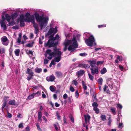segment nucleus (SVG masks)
<instances>
[{
  "label": "nucleus",
  "mask_w": 131,
  "mask_h": 131,
  "mask_svg": "<svg viewBox=\"0 0 131 131\" xmlns=\"http://www.w3.org/2000/svg\"><path fill=\"white\" fill-rule=\"evenodd\" d=\"M54 86H51L50 87V89L52 92H54L55 91V90L54 88Z\"/></svg>",
  "instance_id": "nucleus-37"
},
{
  "label": "nucleus",
  "mask_w": 131,
  "mask_h": 131,
  "mask_svg": "<svg viewBox=\"0 0 131 131\" xmlns=\"http://www.w3.org/2000/svg\"><path fill=\"white\" fill-rule=\"evenodd\" d=\"M33 45V43H28L27 44H26L25 45V46L27 47H32Z\"/></svg>",
  "instance_id": "nucleus-40"
},
{
  "label": "nucleus",
  "mask_w": 131,
  "mask_h": 131,
  "mask_svg": "<svg viewBox=\"0 0 131 131\" xmlns=\"http://www.w3.org/2000/svg\"><path fill=\"white\" fill-rule=\"evenodd\" d=\"M88 74L89 76V79L90 80H91L93 81L94 77L92 75H92V74H91L90 73H88Z\"/></svg>",
  "instance_id": "nucleus-30"
},
{
  "label": "nucleus",
  "mask_w": 131,
  "mask_h": 131,
  "mask_svg": "<svg viewBox=\"0 0 131 131\" xmlns=\"http://www.w3.org/2000/svg\"><path fill=\"white\" fill-rule=\"evenodd\" d=\"M83 67L85 68H88L89 67L90 68V66L87 64H83L82 65Z\"/></svg>",
  "instance_id": "nucleus-38"
},
{
  "label": "nucleus",
  "mask_w": 131,
  "mask_h": 131,
  "mask_svg": "<svg viewBox=\"0 0 131 131\" xmlns=\"http://www.w3.org/2000/svg\"><path fill=\"white\" fill-rule=\"evenodd\" d=\"M30 14L29 13H27L25 15V18L27 19V18L29 17V16H30Z\"/></svg>",
  "instance_id": "nucleus-43"
},
{
  "label": "nucleus",
  "mask_w": 131,
  "mask_h": 131,
  "mask_svg": "<svg viewBox=\"0 0 131 131\" xmlns=\"http://www.w3.org/2000/svg\"><path fill=\"white\" fill-rule=\"evenodd\" d=\"M42 117L41 113L40 111L38 113V119L39 121L41 120Z\"/></svg>",
  "instance_id": "nucleus-32"
},
{
  "label": "nucleus",
  "mask_w": 131,
  "mask_h": 131,
  "mask_svg": "<svg viewBox=\"0 0 131 131\" xmlns=\"http://www.w3.org/2000/svg\"><path fill=\"white\" fill-rule=\"evenodd\" d=\"M34 96H35L34 93L32 94H30L27 98V100H30L33 99L34 97Z\"/></svg>",
  "instance_id": "nucleus-28"
},
{
  "label": "nucleus",
  "mask_w": 131,
  "mask_h": 131,
  "mask_svg": "<svg viewBox=\"0 0 131 131\" xmlns=\"http://www.w3.org/2000/svg\"><path fill=\"white\" fill-rule=\"evenodd\" d=\"M55 73V75L58 78H61L62 77V73L60 71H57Z\"/></svg>",
  "instance_id": "nucleus-16"
},
{
  "label": "nucleus",
  "mask_w": 131,
  "mask_h": 131,
  "mask_svg": "<svg viewBox=\"0 0 131 131\" xmlns=\"http://www.w3.org/2000/svg\"><path fill=\"white\" fill-rule=\"evenodd\" d=\"M57 50H54V51L51 52V50L50 49H47L46 50V53L49 55L47 57L48 59L51 60L53 56L55 57L56 56V53L57 52Z\"/></svg>",
  "instance_id": "nucleus-5"
},
{
  "label": "nucleus",
  "mask_w": 131,
  "mask_h": 131,
  "mask_svg": "<svg viewBox=\"0 0 131 131\" xmlns=\"http://www.w3.org/2000/svg\"><path fill=\"white\" fill-rule=\"evenodd\" d=\"M100 118L103 121H104L106 120V116L105 115H101L100 116Z\"/></svg>",
  "instance_id": "nucleus-36"
},
{
  "label": "nucleus",
  "mask_w": 131,
  "mask_h": 131,
  "mask_svg": "<svg viewBox=\"0 0 131 131\" xmlns=\"http://www.w3.org/2000/svg\"><path fill=\"white\" fill-rule=\"evenodd\" d=\"M25 16H24L23 15L21 16L20 17V21H27V19L25 18Z\"/></svg>",
  "instance_id": "nucleus-31"
},
{
  "label": "nucleus",
  "mask_w": 131,
  "mask_h": 131,
  "mask_svg": "<svg viewBox=\"0 0 131 131\" xmlns=\"http://www.w3.org/2000/svg\"><path fill=\"white\" fill-rule=\"evenodd\" d=\"M123 123L121 122V123H119V125L118 126V128H122L123 127Z\"/></svg>",
  "instance_id": "nucleus-50"
},
{
  "label": "nucleus",
  "mask_w": 131,
  "mask_h": 131,
  "mask_svg": "<svg viewBox=\"0 0 131 131\" xmlns=\"http://www.w3.org/2000/svg\"><path fill=\"white\" fill-rule=\"evenodd\" d=\"M26 131H30L29 127V126H27L25 128Z\"/></svg>",
  "instance_id": "nucleus-64"
},
{
  "label": "nucleus",
  "mask_w": 131,
  "mask_h": 131,
  "mask_svg": "<svg viewBox=\"0 0 131 131\" xmlns=\"http://www.w3.org/2000/svg\"><path fill=\"white\" fill-rule=\"evenodd\" d=\"M93 110L96 113H99V110L97 107H94L93 108Z\"/></svg>",
  "instance_id": "nucleus-41"
},
{
  "label": "nucleus",
  "mask_w": 131,
  "mask_h": 131,
  "mask_svg": "<svg viewBox=\"0 0 131 131\" xmlns=\"http://www.w3.org/2000/svg\"><path fill=\"white\" fill-rule=\"evenodd\" d=\"M5 17L7 21L9 22L11 19V17L8 14H6Z\"/></svg>",
  "instance_id": "nucleus-24"
},
{
  "label": "nucleus",
  "mask_w": 131,
  "mask_h": 131,
  "mask_svg": "<svg viewBox=\"0 0 131 131\" xmlns=\"http://www.w3.org/2000/svg\"><path fill=\"white\" fill-rule=\"evenodd\" d=\"M17 117L18 118H21L23 117V116L21 114L18 113L17 115Z\"/></svg>",
  "instance_id": "nucleus-59"
},
{
  "label": "nucleus",
  "mask_w": 131,
  "mask_h": 131,
  "mask_svg": "<svg viewBox=\"0 0 131 131\" xmlns=\"http://www.w3.org/2000/svg\"><path fill=\"white\" fill-rule=\"evenodd\" d=\"M85 73V71L84 70H80V71H78L76 73V75L78 77L82 76Z\"/></svg>",
  "instance_id": "nucleus-14"
},
{
  "label": "nucleus",
  "mask_w": 131,
  "mask_h": 131,
  "mask_svg": "<svg viewBox=\"0 0 131 131\" xmlns=\"http://www.w3.org/2000/svg\"><path fill=\"white\" fill-rule=\"evenodd\" d=\"M117 107L119 109H121L122 108V106L121 105L119 104H117Z\"/></svg>",
  "instance_id": "nucleus-58"
},
{
  "label": "nucleus",
  "mask_w": 131,
  "mask_h": 131,
  "mask_svg": "<svg viewBox=\"0 0 131 131\" xmlns=\"http://www.w3.org/2000/svg\"><path fill=\"white\" fill-rule=\"evenodd\" d=\"M108 125L109 126H110L111 125V122H112V121H111V117H109L108 118Z\"/></svg>",
  "instance_id": "nucleus-51"
},
{
  "label": "nucleus",
  "mask_w": 131,
  "mask_h": 131,
  "mask_svg": "<svg viewBox=\"0 0 131 131\" xmlns=\"http://www.w3.org/2000/svg\"><path fill=\"white\" fill-rule=\"evenodd\" d=\"M20 50L18 49H16L15 51V53L16 55L18 56L19 54Z\"/></svg>",
  "instance_id": "nucleus-29"
},
{
  "label": "nucleus",
  "mask_w": 131,
  "mask_h": 131,
  "mask_svg": "<svg viewBox=\"0 0 131 131\" xmlns=\"http://www.w3.org/2000/svg\"><path fill=\"white\" fill-rule=\"evenodd\" d=\"M33 16H33L31 18L30 17V16H29V17L27 18V20L26 21H27L28 22H30L31 19H32V18H33Z\"/></svg>",
  "instance_id": "nucleus-45"
},
{
  "label": "nucleus",
  "mask_w": 131,
  "mask_h": 131,
  "mask_svg": "<svg viewBox=\"0 0 131 131\" xmlns=\"http://www.w3.org/2000/svg\"><path fill=\"white\" fill-rule=\"evenodd\" d=\"M2 44L4 45L7 46L8 43V40L6 36H4L1 38Z\"/></svg>",
  "instance_id": "nucleus-11"
},
{
  "label": "nucleus",
  "mask_w": 131,
  "mask_h": 131,
  "mask_svg": "<svg viewBox=\"0 0 131 131\" xmlns=\"http://www.w3.org/2000/svg\"><path fill=\"white\" fill-rule=\"evenodd\" d=\"M8 104L10 105H15L16 103L15 100H13L9 101L8 102Z\"/></svg>",
  "instance_id": "nucleus-20"
},
{
  "label": "nucleus",
  "mask_w": 131,
  "mask_h": 131,
  "mask_svg": "<svg viewBox=\"0 0 131 131\" xmlns=\"http://www.w3.org/2000/svg\"><path fill=\"white\" fill-rule=\"evenodd\" d=\"M68 42H69V45H70L68 48V50L72 52L78 47V45L77 43V41L75 38H73L72 40H68Z\"/></svg>",
  "instance_id": "nucleus-2"
},
{
  "label": "nucleus",
  "mask_w": 131,
  "mask_h": 131,
  "mask_svg": "<svg viewBox=\"0 0 131 131\" xmlns=\"http://www.w3.org/2000/svg\"><path fill=\"white\" fill-rule=\"evenodd\" d=\"M72 84H74L75 86H77L78 84V83L77 81L76 80H73L72 81Z\"/></svg>",
  "instance_id": "nucleus-42"
},
{
  "label": "nucleus",
  "mask_w": 131,
  "mask_h": 131,
  "mask_svg": "<svg viewBox=\"0 0 131 131\" xmlns=\"http://www.w3.org/2000/svg\"><path fill=\"white\" fill-rule=\"evenodd\" d=\"M36 126H37V129L39 131H42L41 129L40 128L39 125H38V123L36 124Z\"/></svg>",
  "instance_id": "nucleus-46"
},
{
  "label": "nucleus",
  "mask_w": 131,
  "mask_h": 131,
  "mask_svg": "<svg viewBox=\"0 0 131 131\" xmlns=\"http://www.w3.org/2000/svg\"><path fill=\"white\" fill-rule=\"evenodd\" d=\"M70 119L72 122V123H73L74 122V118L72 116H71L70 117Z\"/></svg>",
  "instance_id": "nucleus-63"
},
{
  "label": "nucleus",
  "mask_w": 131,
  "mask_h": 131,
  "mask_svg": "<svg viewBox=\"0 0 131 131\" xmlns=\"http://www.w3.org/2000/svg\"><path fill=\"white\" fill-rule=\"evenodd\" d=\"M82 84L84 91H85V90L87 89V87L85 84V83L84 81H82Z\"/></svg>",
  "instance_id": "nucleus-23"
},
{
  "label": "nucleus",
  "mask_w": 131,
  "mask_h": 131,
  "mask_svg": "<svg viewBox=\"0 0 131 131\" xmlns=\"http://www.w3.org/2000/svg\"><path fill=\"white\" fill-rule=\"evenodd\" d=\"M49 60L46 58L44 60V63L45 64H47L48 63Z\"/></svg>",
  "instance_id": "nucleus-49"
},
{
  "label": "nucleus",
  "mask_w": 131,
  "mask_h": 131,
  "mask_svg": "<svg viewBox=\"0 0 131 131\" xmlns=\"http://www.w3.org/2000/svg\"><path fill=\"white\" fill-rule=\"evenodd\" d=\"M34 89H38L39 87L37 86H35L34 85H33L31 86Z\"/></svg>",
  "instance_id": "nucleus-62"
},
{
  "label": "nucleus",
  "mask_w": 131,
  "mask_h": 131,
  "mask_svg": "<svg viewBox=\"0 0 131 131\" xmlns=\"http://www.w3.org/2000/svg\"><path fill=\"white\" fill-rule=\"evenodd\" d=\"M79 55L83 57L87 55V54L85 53H80L79 54Z\"/></svg>",
  "instance_id": "nucleus-56"
},
{
  "label": "nucleus",
  "mask_w": 131,
  "mask_h": 131,
  "mask_svg": "<svg viewBox=\"0 0 131 131\" xmlns=\"http://www.w3.org/2000/svg\"><path fill=\"white\" fill-rule=\"evenodd\" d=\"M107 83L108 86L111 89H113L115 90H117L118 88V83L115 82H114L111 79H109L107 81Z\"/></svg>",
  "instance_id": "nucleus-3"
},
{
  "label": "nucleus",
  "mask_w": 131,
  "mask_h": 131,
  "mask_svg": "<svg viewBox=\"0 0 131 131\" xmlns=\"http://www.w3.org/2000/svg\"><path fill=\"white\" fill-rule=\"evenodd\" d=\"M7 104V103L5 102H4L3 103L2 105V111L3 112V110L4 108H5V106H6Z\"/></svg>",
  "instance_id": "nucleus-35"
},
{
  "label": "nucleus",
  "mask_w": 131,
  "mask_h": 131,
  "mask_svg": "<svg viewBox=\"0 0 131 131\" xmlns=\"http://www.w3.org/2000/svg\"><path fill=\"white\" fill-rule=\"evenodd\" d=\"M68 97L67 94L65 93L64 94L63 96V98L64 99H66Z\"/></svg>",
  "instance_id": "nucleus-61"
},
{
  "label": "nucleus",
  "mask_w": 131,
  "mask_h": 131,
  "mask_svg": "<svg viewBox=\"0 0 131 131\" xmlns=\"http://www.w3.org/2000/svg\"><path fill=\"white\" fill-rule=\"evenodd\" d=\"M55 79V77L53 75H51L46 77V80L48 81H53Z\"/></svg>",
  "instance_id": "nucleus-13"
},
{
  "label": "nucleus",
  "mask_w": 131,
  "mask_h": 131,
  "mask_svg": "<svg viewBox=\"0 0 131 131\" xmlns=\"http://www.w3.org/2000/svg\"><path fill=\"white\" fill-rule=\"evenodd\" d=\"M84 117L85 119V123L86 124L89 123L90 119V116L89 115H84Z\"/></svg>",
  "instance_id": "nucleus-15"
},
{
  "label": "nucleus",
  "mask_w": 131,
  "mask_h": 131,
  "mask_svg": "<svg viewBox=\"0 0 131 131\" xmlns=\"http://www.w3.org/2000/svg\"><path fill=\"white\" fill-rule=\"evenodd\" d=\"M12 116L11 114L9 113V112H7V117L9 118H11L12 117Z\"/></svg>",
  "instance_id": "nucleus-60"
},
{
  "label": "nucleus",
  "mask_w": 131,
  "mask_h": 131,
  "mask_svg": "<svg viewBox=\"0 0 131 131\" xmlns=\"http://www.w3.org/2000/svg\"><path fill=\"white\" fill-rule=\"evenodd\" d=\"M30 22H31V23L33 24L34 27L38 26V25L35 23V21L34 16H33V18H32V19H31Z\"/></svg>",
  "instance_id": "nucleus-19"
},
{
  "label": "nucleus",
  "mask_w": 131,
  "mask_h": 131,
  "mask_svg": "<svg viewBox=\"0 0 131 131\" xmlns=\"http://www.w3.org/2000/svg\"><path fill=\"white\" fill-rule=\"evenodd\" d=\"M22 35L21 33H20L18 35V37L17 39V42L19 44L21 42V40L22 37Z\"/></svg>",
  "instance_id": "nucleus-18"
},
{
  "label": "nucleus",
  "mask_w": 131,
  "mask_h": 131,
  "mask_svg": "<svg viewBox=\"0 0 131 131\" xmlns=\"http://www.w3.org/2000/svg\"><path fill=\"white\" fill-rule=\"evenodd\" d=\"M98 105L97 103L95 102H94L92 104V106L94 107H97L98 106Z\"/></svg>",
  "instance_id": "nucleus-44"
},
{
  "label": "nucleus",
  "mask_w": 131,
  "mask_h": 131,
  "mask_svg": "<svg viewBox=\"0 0 131 131\" xmlns=\"http://www.w3.org/2000/svg\"><path fill=\"white\" fill-rule=\"evenodd\" d=\"M104 62V61H98L97 63L96 64L98 66L99 65H101L103 64Z\"/></svg>",
  "instance_id": "nucleus-48"
},
{
  "label": "nucleus",
  "mask_w": 131,
  "mask_h": 131,
  "mask_svg": "<svg viewBox=\"0 0 131 131\" xmlns=\"http://www.w3.org/2000/svg\"><path fill=\"white\" fill-rule=\"evenodd\" d=\"M103 81V79L102 78H100L98 79V83L100 85H102Z\"/></svg>",
  "instance_id": "nucleus-33"
},
{
  "label": "nucleus",
  "mask_w": 131,
  "mask_h": 131,
  "mask_svg": "<svg viewBox=\"0 0 131 131\" xmlns=\"http://www.w3.org/2000/svg\"><path fill=\"white\" fill-rule=\"evenodd\" d=\"M53 23L51 22L50 25V27L51 28L46 35V36H47L50 35L52 33L55 34L57 32L58 30L57 29V26H56L54 28H51V27L53 26Z\"/></svg>",
  "instance_id": "nucleus-6"
},
{
  "label": "nucleus",
  "mask_w": 131,
  "mask_h": 131,
  "mask_svg": "<svg viewBox=\"0 0 131 131\" xmlns=\"http://www.w3.org/2000/svg\"><path fill=\"white\" fill-rule=\"evenodd\" d=\"M12 28L13 29H19V26L18 25H16L13 26Z\"/></svg>",
  "instance_id": "nucleus-47"
},
{
  "label": "nucleus",
  "mask_w": 131,
  "mask_h": 131,
  "mask_svg": "<svg viewBox=\"0 0 131 131\" xmlns=\"http://www.w3.org/2000/svg\"><path fill=\"white\" fill-rule=\"evenodd\" d=\"M90 69L92 75H94L95 74H97L99 73V68L96 66L94 67H90Z\"/></svg>",
  "instance_id": "nucleus-9"
},
{
  "label": "nucleus",
  "mask_w": 131,
  "mask_h": 131,
  "mask_svg": "<svg viewBox=\"0 0 131 131\" xmlns=\"http://www.w3.org/2000/svg\"><path fill=\"white\" fill-rule=\"evenodd\" d=\"M79 95V94L77 90L75 92V96L77 98H78Z\"/></svg>",
  "instance_id": "nucleus-54"
},
{
  "label": "nucleus",
  "mask_w": 131,
  "mask_h": 131,
  "mask_svg": "<svg viewBox=\"0 0 131 131\" xmlns=\"http://www.w3.org/2000/svg\"><path fill=\"white\" fill-rule=\"evenodd\" d=\"M8 98H9V97L8 96H5L4 99V102L6 101V102L7 103V100Z\"/></svg>",
  "instance_id": "nucleus-52"
},
{
  "label": "nucleus",
  "mask_w": 131,
  "mask_h": 131,
  "mask_svg": "<svg viewBox=\"0 0 131 131\" xmlns=\"http://www.w3.org/2000/svg\"><path fill=\"white\" fill-rule=\"evenodd\" d=\"M24 21H20V25L21 27H23L25 25Z\"/></svg>",
  "instance_id": "nucleus-39"
},
{
  "label": "nucleus",
  "mask_w": 131,
  "mask_h": 131,
  "mask_svg": "<svg viewBox=\"0 0 131 131\" xmlns=\"http://www.w3.org/2000/svg\"><path fill=\"white\" fill-rule=\"evenodd\" d=\"M36 20L39 23L41 29L44 28L46 26L49 19L48 17H44L43 14H42L39 16V14L36 12L34 14Z\"/></svg>",
  "instance_id": "nucleus-1"
},
{
  "label": "nucleus",
  "mask_w": 131,
  "mask_h": 131,
  "mask_svg": "<svg viewBox=\"0 0 131 131\" xmlns=\"http://www.w3.org/2000/svg\"><path fill=\"white\" fill-rule=\"evenodd\" d=\"M56 39L55 37H53L51 39V38H50L48 40L47 42L45 44V47L48 46L49 47L56 46L58 44V42L57 41L54 42V40Z\"/></svg>",
  "instance_id": "nucleus-4"
},
{
  "label": "nucleus",
  "mask_w": 131,
  "mask_h": 131,
  "mask_svg": "<svg viewBox=\"0 0 131 131\" xmlns=\"http://www.w3.org/2000/svg\"><path fill=\"white\" fill-rule=\"evenodd\" d=\"M94 41V38L93 36H90L88 39H86L85 41L87 45L90 47H92L93 46V43Z\"/></svg>",
  "instance_id": "nucleus-7"
},
{
  "label": "nucleus",
  "mask_w": 131,
  "mask_h": 131,
  "mask_svg": "<svg viewBox=\"0 0 131 131\" xmlns=\"http://www.w3.org/2000/svg\"><path fill=\"white\" fill-rule=\"evenodd\" d=\"M62 54V53L60 51H57V52L56 53V56H57L54 58V60L55 62H59L61 59V56Z\"/></svg>",
  "instance_id": "nucleus-10"
},
{
  "label": "nucleus",
  "mask_w": 131,
  "mask_h": 131,
  "mask_svg": "<svg viewBox=\"0 0 131 131\" xmlns=\"http://www.w3.org/2000/svg\"><path fill=\"white\" fill-rule=\"evenodd\" d=\"M68 41H65L64 43V50L66 51L67 48V47L69 45V43Z\"/></svg>",
  "instance_id": "nucleus-17"
},
{
  "label": "nucleus",
  "mask_w": 131,
  "mask_h": 131,
  "mask_svg": "<svg viewBox=\"0 0 131 131\" xmlns=\"http://www.w3.org/2000/svg\"><path fill=\"white\" fill-rule=\"evenodd\" d=\"M18 127L19 128H23L24 127L23 123H20L18 125Z\"/></svg>",
  "instance_id": "nucleus-55"
},
{
  "label": "nucleus",
  "mask_w": 131,
  "mask_h": 131,
  "mask_svg": "<svg viewBox=\"0 0 131 131\" xmlns=\"http://www.w3.org/2000/svg\"><path fill=\"white\" fill-rule=\"evenodd\" d=\"M26 73L29 75V76L27 77V79L28 81H29L31 79H33L34 75V73L31 69L28 68L26 71Z\"/></svg>",
  "instance_id": "nucleus-8"
},
{
  "label": "nucleus",
  "mask_w": 131,
  "mask_h": 131,
  "mask_svg": "<svg viewBox=\"0 0 131 131\" xmlns=\"http://www.w3.org/2000/svg\"><path fill=\"white\" fill-rule=\"evenodd\" d=\"M110 110L112 112V114L114 115L116 114V108L114 107H112L110 109Z\"/></svg>",
  "instance_id": "nucleus-27"
},
{
  "label": "nucleus",
  "mask_w": 131,
  "mask_h": 131,
  "mask_svg": "<svg viewBox=\"0 0 131 131\" xmlns=\"http://www.w3.org/2000/svg\"><path fill=\"white\" fill-rule=\"evenodd\" d=\"M1 26L4 28V30H6L7 29V27L4 21H2L1 23Z\"/></svg>",
  "instance_id": "nucleus-26"
},
{
  "label": "nucleus",
  "mask_w": 131,
  "mask_h": 131,
  "mask_svg": "<svg viewBox=\"0 0 131 131\" xmlns=\"http://www.w3.org/2000/svg\"><path fill=\"white\" fill-rule=\"evenodd\" d=\"M120 116H119V114H118L117 115L118 118L117 119V121L118 122H120V118H121L122 117V116L121 114H120Z\"/></svg>",
  "instance_id": "nucleus-53"
},
{
  "label": "nucleus",
  "mask_w": 131,
  "mask_h": 131,
  "mask_svg": "<svg viewBox=\"0 0 131 131\" xmlns=\"http://www.w3.org/2000/svg\"><path fill=\"white\" fill-rule=\"evenodd\" d=\"M70 90L72 92H73L74 91V89L72 86H70Z\"/></svg>",
  "instance_id": "nucleus-57"
},
{
  "label": "nucleus",
  "mask_w": 131,
  "mask_h": 131,
  "mask_svg": "<svg viewBox=\"0 0 131 131\" xmlns=\"http://www.w3.org/2000/svg\"><path fill=\"white\" fill-rule=\"evenodd\" d=\"M33 93L35 96L38 97L41 94V92L40 91H38L36 93Z\"/></svg>",
  "instance_id": "nucleus-34"
},
{
  "label": "nucleus",
  "mask_w": 131,
  "mask_h": 131,
  "mask_svg": "<svg viewBox=\"0 0 131 131\" xmlns=\"http://www.w3.org/2000/svg\"><path fill=\"white\" fill-rule=\"evenodd\" d=\"M89 62H90V68L95 67V64L96 63V60H90L89 61Z\"/></svg>",
  "instance_id": "nucleus-12"
},
{
  "label": "nucleus",
  "mask_w": 131,
  "mask_h": 131,
  "mask_svg": "<svg viewBox=\"0 0 131 131\" xmlns=\"http://www.w3.org/2000/svg\"><path fill=\"white\" fill-rule=\"evenodd\" d=\"M34 28H35L34 31L35 34H38V32L39 31V28L38 27V26L34 27Z\"/></svg>",
  "instance_id": "nucleus-25"
},
{
  "label": "nucleus",
  "mask_w": 131,
  "mask_h": 131,
  "mask_svg": "<svg viewBox=\"0 0 131 131\" xmlns=\"http://www.w3.org/2000/svg\"><path fill=\"white\" fill-rule=\"evenodd\" d=\"M107 72V70L106 68L104 67L100 71V72L101 74H103Z\"/></svg>",
  "instance_id": "nucleus-21"
},
{
  "label": "nucleus",
  "mask_w": 131,
  "mask_h": 131,
  "mask_svg": "<svg viewBox=\"0 0 131 131\" xmlns=\"http://www.w3.org/2000/svg\"><path fill=\"white\" fill-rule=\"evenodd\" d=\"M35 71L36 73H40L42 71V70L41 68L37 67L35 69Z\"/></svg>",
  "instance_id": "nucleus-22"
}]
</instances>
